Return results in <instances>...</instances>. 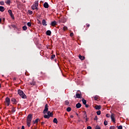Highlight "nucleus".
Listing matches in <instances>:
<instances>
[{
	"label": "nucleus",
	"instance_id": "1",
	"mask_svg": "<svg viewBox=\"0 0 129 129\" xmlns=\"http://www.w3.org/2000/svg\"><path fill=\"white\" fill-rule=\"evenodd\" d=\"M33 119V115L31 114H29L27 118V125L28 127L31 126V122H32V120Z\"/></svg>",
	"mask_w": 129,
	"mask_h": 129
},
{
	"label": "nucleus",
	"instance_id": "2",
	"mask_svg": "<svg viewBox=\"0 0 129 129\" xmlns=\"http://www.w3.org/2000/svg\"><path fill=\"white\" fill-rule=\"evenodd\" d=\"M18 93L19 95H20V96H21V97H22V98L23 99H26V98H27V96L26 94H25L24 92L22 91V90L19 89L18 90Z\"/></svg>",
	"mask_w": 129,
	"mask_h": 129
},
{
	"label": "nucleus",
	"instance_id": "3",
	"mask_svg": "<svg viewBox=\"0 0 129 129\" xmlns=\"http://www.w3.org/2000/svg\"><path fill=\"white\" fill-rule=\"evenodd\" d=\"M39 7V0H36L34 3V4L31 6L32 10H35V8Z\"/></svg>",
	"mask_w": 129,
	"mask_h": 129
},
{
	"label": "nucleus",
	"instance_id": "4",
	"mask_svg": "<svg viewBox=\"0 0 129 129\" xmlns=\"http://www.w3.org/2000/svg\"><path fill=\"white\" fill-rule=\"evenodd\" d=\"M81 92L78 91L76 93V96H74L75 98H81Z\"/></svg>",
	"mask_w": 129,
	"mask_h": 129
},
{
	"label": "nucleus",
	"instance_id": "5",
	"mask_svg": "<svg viewBox=\"0 0 129 129\" xmlns=\"http://www.w3.org/2000/svg\"><path fill=\"white\" fill-rule=\"evenodd\" d=\"M49 106H48V104H46L45 105V108L43 110V113L44 114H45V113H47L48 112V110H49Z\"/></svg>",
	"mask_w": 129,
	"mask_h": 129
},
{
	"label": "nucleus",
	"instance_id": "6",
	"mask_svg": "<svg viewBox=\"0 0 129 129\" xmlns=\"http://www.w3.org/2000/svg\"><path fill=\"white\" fill-rule=\"evenodd\" d=\"M10 102H11V99L9 97H7L5 99V104L7 106L10 105Z\"/></svg>",
	"mask_w": 129,
	"mask_h": 129
},
{
	"label": "nucleus",
	"instance_id": "7",
	"mask_svg": "<svg viewBox=\"0 0 129 129\" xmlns=\"http://www.w3.org/2000/svg\"><path fill=\"white\" fill-rule=\"evenodd\" d=\"M8 13L10 14V16H11L12 19H13V20H15V17L13 14V12H12V10H8Z\"/></svg>",
	"mask_w": 129,
	"mask_h": 129
},
{
	"label": "nucleus",
	"instance_id": "8",
	"mask_svg": "<svg viewBox=\"0 0 129 129\" xmlns=\"http://www.w3.org/2000/svg\"><path fill=\"white\" fill-rule=\"evenodd\" d=\"M114 116H115V115L114 113H112L111 115V120L112 121H113V122H114V123H115V118H114Z\"/></svg>",
	"mask_w": 129,
	"mask_h": 129
},
{
	"label": "nucleus",
	"instance_id": "9",
	"mask_svg": "<svg viewBox=\"0 0 129 129\" xmlns=\"http://www.w3.org/2000/svg\"><path fill=\"white\" fill-rule=\"evenodd\" d=\"M11 101L13 102V104H17V100L15 98H12L11 99Z\"/></svg>",
	"mask_w": 129,
	"mask_h": 129
},
{
	"label": "nucleus",
	"instance_id": "10",
	"mask_svg": "<svg viewBox=\"0 0 129 129\" xmlns=\"http://www.w3.org/2000/svg\"><path fill=\"white\" fill-rule=\"evenodd\" d=\"M43 7L45 8V9H48L49 8V4L47 2H45L43 4Z\"/></svg>",
	"mask_w": 129,
	"mask_h": 129
},
{
	"label": "nucleus",
	"instance_id": "11",
	"mask_svg": "<svg viewBox=\"0 0 129 129\" xmlns=\"http://www.w3.org/2000/svg\"><path fill=\"white\" fill-rule=\"evenodd\" d=\"M42 24L43 26H44L45 27L47 26V22H46V20L45 19L42 20Z\"/></svg>",
	"mask_w": 129,
	"mask_h": 129
},
{
	"label": "nucleus",
	"instance_id": "12",
	"mask_svg": "<svg viewBox=\"0 0 129 129\" xmlns=\"http://www.w3.org/2000/svg\"><path fill=\"white\" fill-rule=\"evenodd\" d=\"M47 115H48L49 117H52L53 116V113L49 111L47 112Z\"/></svg>",
	"mask_w": 129,
	"mask_h": 129
},
{
	"label": "nucleus",
	"instance_id": "13",
	"mask_svg": "<svg viewBox=\"0 0 129 129\" xmlns=\"http://www.w3.org/2000/svg\"><path fill=\"white\" fill-rule=\"evenodd\" d=\"M46 34L47 36H51V34H52V32L50 30H47L46 32Z\"/></svg>",
	"mask_w": 129,
	"mask_h": 129
},
{
	"label": "nucleus",
	"instance_id": "14",
	"mask_svg": "<svg viewBox=\"0 0 129 129\" xmlns=\"http://www.w3.org/2000/svg\"><path fill=\"white\" fill-rule=\"evenodd\" d=\"M95 109H97L98 110H99V109H101V106L100 105H96L95 106Z\"/></svg>",
	"mask_w": 129,
	"mask_h": 129
},
{
	"label": "nucleus",
	"instance_id": "15",
	"mask_svg": "<svg viewBox=\"0 0 129 129\" xmlns=\"http://www.w3.org/2000/svg\"><path fill=\"white\" fill-rule=\"evenodd\" d=\"M79 57L82 60H83L84 59H85V57L82 56L81 54L79 55Z\"/></svg>",
	"mask_w": 129,
	"mask_h": 129
},
{
	"label": "nucleus",
	"instance_id": "16",
	"mask_svg": "<svg viewBox=\"0 0 129 129\" xmlns=\"http://www.w3.org/2000/svg\"><path fill=\"white\" fill-rule=\"evenodd\" d=\"M40 121V119L37 118L35 121L33 120V124H35V123H38Z\"/></svg>",
	"mask_w": 129,
	"mask_h": 129
},
{
	"label": "nucleus",
	"instance_id": "17",
	"mask_svg": "<svg viewBox=\"0 0 129 129\" xmlns=\"http://www.w3.org/2000/svg\"><path fill=\"white\" fill-rule=\"evenodd\" d=\"M56 24H57V22L56 21H54L51 23V26H52V27H54L56 26Z\"/></svg>",
	"mask_w": 129,
	"mask_h": 129
},
{
	"label": "nucleus",
	"instance_id": "18",
	"mask_svg": "<svg viewBox=\"0 0 129 129\" xmlns=\"http://www.w3.org/2000/svg\"><path fill=\"white\" fill-rule=\"evenodd\" d=\"M29 84L30 85H32V86H34V85H36V82L35 81H32L29 83Z\"/></svg>",
	"mask_w": 129,
	"mask_h": 129
},
{
	"label": "nucleus",
	"instance_id": "19",
	"mask_svg": "<svg viewBox=\"0 0 129 129\" xmlns=\"http://www.w3.org/2000/svg\"><path fill=\"white\" fill-rule=\"evenodd\" d=\"M0 12H5V7L0 6Z\"/></svg>",
	"mask_w": 129,
	"mask_h": 129
},
{
	"label": "nucleus",
	"instance_id": "20",
	"mask_svg": "<svg viewBox=\"0 0 129 129\" xmlns=\"http://www.w3.org/2000/svg\"><path fill=\"white\" fill-rule=\"evenodd\" d=\"M77 108H80L81 107V104L80 103H78L76 104Z\"/></svg>",
	"mask_w": 129,
	"mask_h": 129
},
{
	"label": "nucleus",
	"instance_id": "21",
	"mask_svg": "<svg viewBox=\"0 0 129 129\" xmlns=\"http://www.w3.org/2000/svg\"><path fill=\"white\" fill-rule=\"evenodd\" d=\"M5 4L10 6V5L11 4V0H8L7 1H5Z\"/></svg>",
	"mask_w": 129,
	"mask_h": 129
},
{
	"label": "nucleus",
	"instance_id": "22",
	"mask_svg": "<svg viewBox=\"0 0 129 129\" xmlns=\"http://www.w3.org/2000/svg\"><path fill=\"white\" fill-rule=\"evenodd\" d=\"M53 122L54 123H58V120H57L56 118H54L53 120Z\"/></svg>",
	"mask_w": 129,
	"mask_h": 129
},
{
	"label": "nucleus",
	"instance_id": "23",
	"mask_svg": "<svg viewBox=\"0 0 129 129\" xmlns=\"http://www.w3.org/2000/svg\"><path fill=\"white\" fill-rule=\"evenodd\" d=\"M22 29L23 31H27V29H28V28L27 27V26H24L22 27Z\"/></svg>",
	"mask_w": 129,
	"mask_h": 129
},
{
	"label": "nucleus",
	"instance_id": "24",
	"mask_svg": "<svg viewBox=\"0 0 129 129\" xmlns=\"http://www.w3.org/2000/svg\"><path fill=\"white\" fill-rule=\"evenodd\" d=\"M82 101H83V104L85 105V104H86V100L84 99V98L82 99Z\"/></svg>",
	"mask_w": 129,
	"mask_h": 129
},
{
	"label": "nucleus",
	"instance_id": "25",
	"mask_svg": "<svg viewBox=\"0 0 129 129\" xmlns=\"http://www.w3.org/2000/svg\"><path fill=\"white\" fill-rule=\"evenodd\" d=\"M67 111L68 112H70V111H71V107H69L67 108Z\"/></svg>",
	"mask_w": 129,
	"mask_h": 129
},
{
	"label": "nucleus",
	"instance_id": "26",
	"mask_svg": "<svg viewBox=\"0 0 129 129\" xmlns=\"http://www.w3.org/2000/svg\"><path fill=\"white\" fill-rule=\"evenodd\" d=\"M55 54L52 55L51 56V57H50L51 60H53V59H54V58H55Z\"/></svg>",
	"mask_w": 129,
	"mask_h": 129
},
{
	"label": "nucleus",
	"instance_id": "27",
	"mask_svg": "<svg viewBox=\"0 0 129 129\" xmlns=\"http://www.w3.org/2000/svg\"><path fill=\"white\" fill-rule=\"evenodd\" d=\"M97 115H100V114H101V111L99 110V111H97Z\"/></svg>",
	"mask_w": 129,
	"mask_h": 129
},
{
	"label": "nucleus",
	"instance_id": "28",
	"mask_svg": "<svg viewBox=\"0 0 129 129\" xmlns=\"http://www.w3.org/2000/svg\"><path fill=\"white\" fill-rule=\"evenodd\" d=\"M44 118H47L48 119V118H50V117L48 115H46V114L44 115Z\"/></svg>",
	"mask_w": 129,
	"mask_h": 129
},
{
	"label": "nucleus",
	"instance_id": "29",
	"mask_svg": "<svg viewBox=\"0 0 129 129\" xmlns=\"http://www.w3.org/2000/svg\"><path fill=\"white\" fill-rule=\"evenodd\" d=\"M28 13L29 14V15H33V12L31 10H28Z\"/></svg>",
	"mask_w": 129,
	"mask_h": 129
},
{
	"label": "nucleus",
	"instance_id": "30",
	"mask_svg": "<svg viewBox=\"0 0 129 129\" xmlns=\"http://www.w3.org/2000/svg\"><path fill=\"white\" fill-rule=\"evenodd\" d=\"M0 5L1 6H4L5 5V2H4V1L0 2Z\"/></svg>",
	"mask_w": 129,
	"mask_h": 129
},
{
	"label": "nucleus",
	"instance_id": "31",
	"mask_svg": "<svg viewBox=\"0 0 129 129\" xmlns=\"http://www.w3.org/2000/svg\"><path fill=\"white\" fill-rule=\"evenodd\" d=\"M27 26H28V27H31L32 26V23H31V22L27 23Z\"/></svg>",
	"mask_w": 129,
	"mask_h": 129
},
{
	"label": "nucleus",
	"instance_id": "32",
	"mask_svg": "<svg viewBox=\"0 0 129 129\" xmlns=\"http://www.w3.org/2000/svg\"><path fill=\"white\" fill-rule=\"evenodd\" d=\"M65 104H66V105H69V101L66 100L65 101Z\"/></svg>",
	"mask_w": 129,
	"mask_h": 129
},
{
	"label": "nucleus",
	"instance_id": "33",
	"mask_svg": "<svg viewBox=\"0 0 129 129\" xmlns=\"http://www.w3.org/2000/svg\"><path fill=\"white\" fill-rule=\"evenodd\" d=\"M94 99L95 100H97V99H98V96H95V97H94Z\"/></svg>",
	"mask_w": 129,
	"mask_h": 129
},
{
	"label": "nucleus",
	"instance_id": "34",
	"mask_svg": "<svg viewBox=\"0 0 129 129\" xmlns=\"http://www.w3.org/2000/svg\"><path fill=\"white\" fill-rule=\"evenodd\" d=\"M107 123H108L107 121L105 120L104 122V125H107Z\"/></svg>",
	"mask_w": 129,
	"mask_h": 129
},
{
	"label": "nucleus",
	"instance_id": "35",
	"mask_svg": "<svg viewBox=\"0 0 129 129\" xmlns=\"http://www.w3.org/2000/svg\"><path fill=\"white\" fill-rule=\"evenodd\" d=\"M68 28H67V27L66 26H64L63 27V30L64 31H67V30H68Z\"/></svg>",
	"mask_w": 129,
	"mask_h": 129
},
{
	"label": "nucleus",
	"instance_id": "36",
	"mask_svg": "<svg viewBox=\"0 0 129 129\" xmlns=\"http://www.w3.org/2000/svg\"><path fill=\"white\" fill-rule=\"evenodd\" d=\"M12 112H16V109H15V108H13L12 109Z\"/></svg>",
	"mask_w": 129,
	"mask_h": 129
},
{
	"label": "nucleus",
	"instance_id": "37",
	"mask_svg": "<svg viewBox=\"0 0 129 129\" xmlns=\"http://www.w3.org/2000/svg\"><path fill=\"white\" fill-rule=\"evenodd\" d=\"M118 127L117 129H122V126L119 125V126H117Z\"/></svg>",
	"mask_w": 129,
	"mask_h": 129
},
{
	"label": "nucleus",
	"instance_id": "38",
	"mask_svg": "<svg viewBox=\"0 0 129 129\" xmlns=\"http://www.w3.org/2000/svg\"><path fill=\"white\" fill-rule=\"evenodd\" d=\"M110 129H114L115 128V127L114 126H111L109 127Z\"/></svg>",
	"mask_w": 129,
	"mask_h": 129
},
{
	"label": "nucleus",
	"instance_id": "39",
	"mask_svg": "<svg viewBox=\"0 0 129 129\" xmlns=\"http://www.w3.org/2000/svg\"><path fill=\"white\" fill-rule=\"evenodd\" d=\"M95 129H101L100 126L97 125L96 126Z\"/></svg>",
	"mask_w": 129,
	"mask_h": 129
},
{
	"label": "nucleus",
	"instance_id": "40",
	"mask_svg": "<svg viewBox=\"0 0 129 129\" xmlns=\"http://www.w3.org/2000/svg\"><path fill=\"white\" fill-rule=\"evenodd\" d=\"M31 79H30L29 80H31L32 81H34L35 80L34 79V77H31Z\"/></svg>",
	"mask_w": 129,
	"mask_h": 129
},
{
	"label": "nucleus",
	"instance_id": "41",
	"mask_svg": "<svg viewBox=\"0 0 129 129\" xmlns=\"http://www.w3.org/2000/svg\"><path fill=\"white\" fill-rule=\"evenodd\" d=\"M70 36H71V37H73V36H74V33H73V32L71 33Z\"/></svg>",
	"mask_w": 129,
	"mask_h": 129
},
{
	"label": "nucleus",
	"instance_id": "42",
	"mask_svg": "<svg viewBox=\"0 0 129 129\" xmlns=\"http://www.w3.org/2000/svg\"><path fill=\"white\" fill-rule=\"evenodd\" d=\"M106 117H110V115L109 114H106Z\"/></svg>",
	"mask_w": 129,
	"mask_h": 129
},
{
	"label": "nucleus",
	"instance_id": "43",
	"mask_svg": "<svg viewBox=\"0 0 129 129\" xmlns=\"http://www.w3.org/2000/svg\"><path fill=\"white\" fill-rule=\"evenodd\" d=\"M94 119V120H97V119H98L97 116H95Z\"/></svg>",
	"mask_w": 129,
	"mask_h": 129
},
{
	"label": "nucleus",
	"instance_id": "44",
	"mask_svg": "<svg viewBox=\"0 0 129 129\" xmlns=\"http://www.w3.org/2000/svg\"><path fill=\"white\" fill-rule=\"evenodd\" d=\"M87 129H92V127L91 126H88L87 127Z\"/></svg>",
	"mask_w": 129,
	"mask_h": 129
},
{
	"label": "nucleus",
	"instance_id": "45",
	"mask_svg": "<svg viewBox=\"0 0 129 129\" xmlns=\"http://www.w3.org/2000/svg\"><path fill=\"white\" fill-rule=\"evenodd\" d=\"M34 10H36V11H38V10H39V8H38V7H35V8H34Z\"/></svg>",
	"mask_w": 129,
	"mask_h": 129
},
{
	"label": "nucleus",
	"instance_id": "46",
	"mask_svg": "<svg viewBox=\"0 0 129 129\" xmlns=\"http://www.w3.org/2000/svg\"><path fill=\"white\" fill-rule=\"evenodd\" d=\"M85 107H89V105H88V104H85Z\"/></svg>",
	"mask_w": 129,
	"mask_h": 129
},
{
	"label": "nucleus",
	"instance_id": "47",
	"mask_svg": "<svg viewBox=\"0 0 129 129\" xmlns=\"http://www.w3.org/2000/svg\"><path fill=\"white\" fill-rule=\"evenodd\" d=\"M84 115H85V117H87V115L86 114V112L85 111V114H84Z\"/></svg>",
	"mask_w": 129,
	"mask_h": 129
},
{
	"label": "nucleus",
	"instance_id": "48",
	"mask_svg": "<svg viewBox=\"0 0 129 129\" xmlns=\"http://www.w3.org/2000/svg\"><path fill=\"white\" fill-rule=\"evenodd\" d=\"M41 125H44V124H45V122H41Z\"/></svg>",
	"mask_w": 129,
	"mask_h": 129
},
{
	"label": "nucleus",
	"instance_id": "49",
	"mask_svg": "<svg viewBox=\"0 0 129 129\" xmlns=\"http://www.w3.org/2000/svg\"><path fill=\"white\" fill-rule=\"evenodd\" d=\"M38 24L41 25L42 23H41V21L40 20H38Z\"/></svg>",
	"mask_w": 129,
	"mask_h": 129
},
{
	"label": "nucleus",
	"instance_id": "50",
	"mask_svg": "<svg viewBox=\"0 0 129 129\" xmlns=\"http://www.w3.org/2000/svg\"><path fill=\"white\" fill-rule=\"evenodd\" d=\"M86 26L87 27H88V28H89V27H90V25L88 24H86Z\"/></svg>",
	"mask_w": 129,
	"mask_h": 129
},
{
	"label": "nucleus",
	"instance_id": "51",
	"mask_svg": "<svg viewBox=\"0 0 129 129\" xmlns=\"http://www.w3.org/2000/svg\"><path fill=\"white\" fill-rule=\"evenodd\" d=\"M88 119H89V118H88V117H86V121H88Z\"/></svg>",
	"mask_w": 129,
	"mask_h": 129
},
{
	"label": "nucleus",
	"instance_id": "52",
	"mask_svg": "<svg viewBox=\"0 0 129 129\" xmlns=\"http://www.w3.org/2000/svg\"><path fill=\"white\" fill-rule=\"evenodd\" d=\"M13 80H18V79H17V78H16V77H14V78H13Z\"/></svg>",
	"mask_w": 129,
	"mask_h": 129
},
{
	"label": "nucleus",
	"instance_id": "53",
	"mask_svg": "<svg viewBox=\"0 0 129 129\" xmlns=\"http://www.w3.org/2000/svg\"><path fill=\"white\" fill-rule=\"evenodd\" d=\"M21 129H25V126H24V125H23V126H22Z\"/></svg>",
	"mask_w": 129,
	"mask_h": 129
},
{
	"label": "nucleus",
	"instance_id": "54",
	"mask_svg": "<svg viewBox=\"0 0 129 129\" xmlns=\"http://www.w3.org/2000/svg\"><path fill=\"white\" fill-rule=\"evenodd\" d=\"M71 118H73V117H74V116H73V115H71Z\"/></svg>",
	"mask_w": 129,
	"mask_h": 129
},
{
	"label": "nucleus",
	"instance_id": "55",
	"mask_svg": "<svg viewBox=\"0 0 129 129\" xmlns=\"http://www.w3.org/2000/svg\"><path fill=\"white\" fill-rule=\"evenodd\" d=\"M3 22H5V18H3Z\"/></svg>",
	"mask_w": 129,
	"mask_h": 129
},
{
	"label": "nucleus",
	"instance_id": "56",
	"mask_svg": "<svg viewBox=\"0 0 129 129\" xmlns=\"http://www.w3.org/2000/svg\"><path fill=\"white\" fill-rule=\"evenodd\" d=\"M0 23H2V19L0 18Z\"/></svg>",
	"mask_w": 129,
	"mask_h": 129
},
{
	"label": "nucleus",
	"instance_id": "57",
	"mask_svg": "<svg viewBox=\"0 0 129 129\" xmlns=\"http://www.w3.org/2000/svg\"><path fill=\"white\" fill-rule=\"evenodd\" d=\"M2 88V84H0V88Z\"/></svg>",
	"mask_w": 129,
	"mask_h": 129
},
{
	"label": "nucleus",
	"instance_id": "58",
	"mask_svg": "<svg viewBox=\"0 0 129 129\" xmlns=\"http://www.w3.org/2000/svg\"><path fill=\"white\" fill-rule=\"evenodd\" d=\"M18 129H20V128H18Z\"/></svg>",
	"mask_w": 129,
	"mask_h": 129
}]
</instances>
